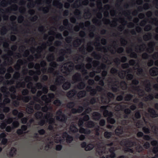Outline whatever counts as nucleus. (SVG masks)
Returning a JSON list of instances; mask_svg holds the SVG:
<instances>
[{
  "mask_svg": "<svg viewBox=\"0 0 158 158\" xmlns=\"http://www.w3.org/2000/svg\"><path fill=\"white\" fill-rule=\"evenodd\" d=\"M46 58L48 61L51 62L49 65L52 67L49 68L48 71V73H52L54 70L53 68H56L58 66V64L56 62L52 61L54 60V56L53 54L49 55Z\"/></svg>",
  "mask_w": 158,
  "mask_h": 158,
  "instance_id": "obj_1",
  "label": "nucleus"
},
{
  "mask_svg": "<svg viewBox=\"0 0 158 158\" xmlns=\"http://www.w3.org/2000/svg\"><path fill=\"white\" fill-rule=\"evenodd\" d=\"M56 114L57 115L56 116V119L57 120L65 123L67 119V116L63 113L61 109H59L57 111Z\"/></svg>",
  "mask_w": 158,
  "mask_h": 158,
  "instance_id": "obj_2",
  "label": "nucleus"
},
{
  "mask_svg": "<svg viewBox=\"0 0 158 158\" xmlns=\"http://www.w3.org/2000/svg\"><path fill=\"white\" fill-rule=\"evenodd\" d=\"M123 72L128 73L126 76V78L127 80H131L133 79L134 77L133 75L132 74L129 73L132 72L131 69H128L126 71L123 70L122 72H119L118 73V76L121 79H124L125 75V74Z\"/></svg>",
  "mask_w": 158,
  "mask_h": 158,
  "instance_id": "obj_3",
  "label": "nucleus"
},
{
  "mask_svg": "<svg viewBox=\"0 0 158 158\" xmlns=\"http://www.w3.org/2000/svg\"><path fill=\"white\" fill-rule=\"evenodd\" d=\"M34 68L35 69H36L37 70L35 71L32 70H30L28 72L29 74L31 76H32L34 75H36L37 76L40 75L41 73L40 69V64L37 63L35 64L34 66Z\"/></svg>",
  "mask_w": 158,
  "mask_h": 158,
  "instance_id": "obj_4",
  "label": "nucleus"
},
{
  "mask_svg": "<svg viewBox=\"0 0 158 158\" xmlns=\"http://www.w3.org/2000/svg\"><path fill=\"white\" fill-rule=\"evenodd\" d=\"M101 109L104 110L103 114L105 117H109L110 116H114L113 113L111 111H109L106 110L107 106H102L101 107Z\"/></svg>",
  "mask_w": 158,
  "mask_h": 158,
  "instance_id": "obj_5",
  "label": "nucleus"
},
{
  "mask_svg": "<svg viewBox=\"0 0 158 158\" xmlns=\"http://www.w3.org/2000/svg\"><path fill=\"white\" fill-rule=\"evenodd\" d=\"M114 96V94L111 92H108L107 94L106 97H102L101 98L102 101H103L105 104H107L110 101V98Z\"/></svg>",
  "mask_w": 158,
  "mask_h": 158,
  "instance_id": "obj_6",
  "label": "nucleus"
},
{
  "mask_svg": "<svg viewBox=\"0 0 158 158\" xmlns=\"http://www.w3.org/2000/svg\"><path fill=\"white\" fill-rule=\"evenodd\" d=\"M62 136L64 139L66 138V142L68 143H71L73 140V137L69 135L66 132L63 133Z\"/></svg>",
  "mask_w": 158,
  "mask_h": 158,
  "instance_id": "obj_7",
  "label": "nucleus"
},
{
  "mask_svg": "<svg viewBox=\"0 0 158 158\" xmlns=\"http://www.w3.org/2000/svg\"><path fill=\"white\" fill-rule=\"evenodd\" d=\"M84 24L86 27H89L90 25V22L89 21H86L85 23H81L79 24V26L76 25L74 27V30L76 31H78L80 29V27L84 26Z\"/></svg>",
  "mask_w": 158,
  "mask_h": 158,
  "instance_id": "obj_8",
  "label": "nucleus"
},
{
  "mask_svg": "<svg viewBox=\"0 0 158 158\" xmlns=\"http://www.w3.org/2000/svg\"><path fill=\"white\" fill-rule=\"evenodd\" d=\"M64 77L62 75H59V74H57V77L55 80V82L58 85H61L65 81Z\"/></svg>",
  "mask_w": 158,
  "mask_h": 158,
  "instance_id": "obj_9",
  "label": "nucleus"
},
{
  "mask_svg": "<svg viewBox=\"0 0 158 158\" xmlns=\"http://www.w3.org/2000/svg\"><path fill=\"white\" fill-rule=\"evenodd\" d=\"M76 69L77 70H81L82 73L84 74H87V71L85 68V64L83 63L77 65L75 66Z\"/></svg>",
  "mask_w": 158,
  "mask_h": 158,
  "instance_id": "obj_10",
  "label": "nucleus"
},
{
  "mask_svg": "<svg viewBox=\"0 0 158 158\" xmlns=\"http://www.w3.org/2000/svg\"><path fill=\"white\" fill-rule=\"evenodd\" d=\"M122 143L125 145H127L130 147H132L134 146H136L137 144L136 142L135 141H132L131 140H123L122 141Z\"/></svg>",
  "mask_w": 158,
  "mask_h": 158,
  "instance_id": "obj_11",
  "label": "nucleus"
},
{
  "mask_svg": "<svg viewBox=\"0 0 158 158\" xmlns=\"http://www.w3.org/2000/svg\"><path fill=\"white\" fill-rule=\"evenodd\" d=\"M148 111L151 117L155 118L158 117V114L156 111L153 108L150 107L148 109Z\"/></svg>",
  "mask_w": 158,
  "mask_h": 158,
  "instance_id": "obj_12",
  "label": "nucleus"
},
{
  "mask_svg": "<svg viewBox=\"0 0 158 158\" xmlns=\"http://www.w3.org/2000/svg\"><path fill=\"white\" fill-rule=\"evenodd\" d=\"M77 94V91L75 89H73L67 92V96L69 98H76V96H75Z\"/></svg>",
  "mask_w": 158,
  "mask_h": 158,
  "instance_id": "obj_13",
  "label": "nucleus"
},
{
  "mask_svg": "<svg viewBox=\"0 0 158 158\" xmlns=\"http://www.w3.org/2000/svg\"><path fill=\"white\" fill-rule=\"evenodd\" d=\"M155 44L154 42H151L148 44V48H147L146 51L149 53H152L154 50Z\"/></svg>",
  "mask_w": 158,
  "mask_h": 158,
  "instance_id": "obj_14",
  "label": "nucleus"
},
{
  "mask_svg": "<svg viewBox=\"0 0 158 158\" xmlns=\"http://www.w3.org/2000/svg\"><path fill=\"white\" fill-rule=\"evenodd\" d=\"M149 72L150 75L152 76H157L158 75V68L153 67L150 69Z\"/></svg>",
  "mask_w": 158,
  "mask_h": 158,
  "instance_id": "obj_15",
  "label": "nucleus"
},
{
  "mask_svg": "<svg viewBox=\"0 0 158 158\" xmlns=\"http://www.w3.org/2000/svg\"><path fill=\"white\" fill-rule=\"evenodd\" d=\"M72 80L74 82L81 81V75L80 73H77L74 74L72 77Z\"/></svg>",
  "mask_w": 158,
  "mask_h": 158,
  "instance_id": "obj_16",
  "label": "nucleus"
},
{
  "mask_svg": "<svg viewBox=\"0 0 158 158\" xmlns=\"http://www.w3.org/2000/svg\"><path fill=\"white\" fill-rule=\"evenodd\" d=\"M101 117V114L98 112H94L92 114V118L95 121H98Z\"/></svg>",
  "mask_w": 158,
  "mask_h": 158,
  "instance_id": "obj_17",
  "label": "nucleus"
},
{
  "mask_svg": "<svg viewBox=\"0 0 158 158\" xmlns=\"http://www.w3.org/2000/svg\"><path fill=\"white\" fill-rule=\"evenodd\" d=\"M100 62L98 61V60H94L93 61V64L94 67H96L98 66L96 71H95L96 73H99L101 72V69L98 65H99Z\"/></svg>",
  "mask_w": 158,
  "mask_h": 158,
  "instance_id": "obj_18",
  "label": "nucleus"
},
{
  "mask_svg": "<svg viewBox=\"0 0 158 158\" xmlns=\"http://www.w3.org/2000/svg\"><path fill=\"white\" fill-rule=\"evenodd\" d=\"M69 130L73 133H76L78 131V129L76 127V125L74 123H72L71 124Z\"/></svg>",
  "mask_w": 158,
  "mask_h": 158,
  "instance_id": "obj_19",
  "label": "nucleus"
},
{
  "mask_svg": "<svg viewBox=\"0 0 158 158\" xmlns=\"http://www.w3.org/2000/svg\"><path fill=\"white\" fill-rule=\"evenodd\" d=\"M31 77L29 76H27L25 79V81L26 82H29L27 85V87L28 88L30 89L32 87L33 85V83L31 82H30L31 80Z\"/></svg>",
  "mask_w": 158,
  "mask_h": 158,
  "instance_id": "obj_20",
  "label": "nucleus"
},
{
  "mask_svg": "<svg viewBox=\"0 0 158 158\" xmlns=\"http://www.w3.org/2000/svg\"><path fill=\"white\" fill-rule=\"evenodd\" d=\"M31 77L29 76H27L25 79V81L26 82H29L27 85V87L28 88L30 89L32 87L33 85V83L31 82H30L31 80Z\"/></svg>",
  "mask_w": 158,
  "mask_h": 158,
  "instance_id": "obj_21",
  "label": "nucleus"
},
{
  "mask_svg": "<svg viewBox=\"0 0 158 158\" xmlns=\"http://www.w3.org/2000/svg\"><path fill=\"white\" fill-rule=\"evenodd\" d=\"M77 96L79 99L84 97L86 95V92L85 90H83L79 91L76 94Z\"/></svg>",
  "mask_w": 158,
  "mask_h": 158,
  "instance_id": "obj_22",
  "label": "nucleus"
},
{
  "mask_svg": "<svg viewBox=\"0 0 158 158\" xmlns=\"http://www.w3.org/2000/svg\"><path fill=\"white\" fill-rule=\"evenodd\" d=\"M62 85V88L63 89L65 90H67L69 89L71 86V84L68 81H66L65 82H64Z\"/></svg>",
  "mask_w": 158,
  "mask_h": 158,
  "instance_id": "obj_23",
  "label": "nucleus"
},
{
  "mask_svg": "<svg viewBox=\"0 0 158 158\" xmlns=\"http://www.w3.org/2000/svg\"><path fill=\"white\" fill-rule=\"evenodd\" d=\"M123 132V127H118L115 131V133L116 135L119 136L122 135Z\"/></svg>",
  "mask_w": 158,
  "mask_h": 158,
  "instance_id": "obj_24",
  "label": "nucleus"
},
{
  "mask_svg": "<svg viewBox=\"0 0 158 158\" xmlns=\"http://www.w3.org/2000/svg\"><path fill=\"white\" fill-rule=\"evenodd\" d=\"M43 114L41 111H37L35 114L34 116L37 119L39 120L43 118Z\"/></svg>",
  "mask_w": 158,
  "mask_h": 158,
  "instance_id": "obj_25",
  "label": "nucleus"
},
{
  "mask_svg": "<svg viewBox=\"0 0 158 158\" xmlns=\"http://www.w3.org/2000/svg\"><path fill=\"white\" fill-rule=\"evenodd\" d=\"M85 84L84 82L81 81L78 83L76 85L77 88L80 90L83 89L85 87Z\"/></svg>",
  "mask_w": 158,
  "mask_h": 158,
  "instance_id": "obj_26",
  "label": "nucleus"
},
{
  "mask_svg": "<svg viewBox=\"0 0 158 158\" xmlns=\"http://www.w3.org/2000/svg\"><path fill=\"white\" fill-rule=\"evenodd\" d=\"M82 40L79 39L76 40L73 43V45L74 47H79L82 42Z\"/></svg>",
  "mask_w": 158,
  "mask_h": 158,
  "instance_id": "obj_27",
  "label": "nucleus"
},
{
  "mask_svg": "<svg viewBox=\"0 0 158 158\" xmlns=\"http://www.w3.org/2000/svg\"><path fill=\"white\" fill-rule=\"evenodd\" d=\"M149 4L148 3L144 4L143 7L139 6L138 7V10L139 11H142L143 9L147 10L149 8Z\"/></svg>",
  "mask_w": 158,
  "mask_h": 158,
  "instance_id": "obj_28",
  "label": "nucleus"
},
{
  "mask_svg": "<svg viewBox=\"0 0 158 158\" xmlns=\"http://www.w3.org/2000/svg\"><path fill=\"white\" fill-rule=\"evenodd\" d=\"M46 46V44L45 43H43L42 44L41 46H38L36 49V51L37 53L40 54L42 50L45 48Z\"/></svg>",
  "mask_w": 158,
  "mask_h": 158,
  "instance_id": "obj_29",
  "label": "nucleus"
},
{
  "mask_svg": "<svg viewBox=\"0 0 158 158\" xmlns=\"http://www.w3.org/2000/svg\"><path fill=\"white\" fill-rule=\"evenodd\" d=\"M132 49L131 48L129 50L127 51V52L128 53H130L131 52L130 55V56L131 58H136L137 57V55L136 53L135 52H132Z\"/></svg>",
  "mask_w": 158,
  "mask_h": 158,
  "instance_id": "obj_30",
  "label": "nucleus"
},
{
  "mask_svg": "<svg viewBox=\"0 0 158 158\" xmlns=\"http://www.w3.org/2000/svg\"><path fill=\"white\" fill-rule=\"evenodd\" d=\"M27 109L26 110L29 114H31L34 111L33 106L27 104L26 106Z\"/></svg>",
  "mask_w": 158,
  "mask_h": 158,
  "instance_id": "obj_31",
  "label": "nucleus"
},
{
  "mask_svg": "<svg viewBox=\"0 0 158 158\" xmlns=\"http://www.w3.org/2000/svg\"><path fill=\"white\" fill-rule=\"evenodd\" d=\"M97 50L102 51V50H104L105 52L107 51V49L104 46L101 47V45L100 43L98 42L97 43Z\"/></svg>",
  "mask_w": 158,
  "mask_h": 158,
  "instance_id": "obj_32",
  "label": "nucleus"
},
{
  "mask_svg": "<svg viewBox=\"0 0 158 158\" xmlns=\"http://www.w3.org/2000/svg\"><path fill=\"white\" fill-rule=\"evenodd\" d=\"M92 56H93L94 59L99 60L102 57L101 55L99 53H97L96 52H93L91 55Z\"/></svg>",
  "mask_w": 158,
  "mask_h": 158,
  "instance_id": "obj_33",
  "label": "nucleus"
},
{
  "mask_svg": "<svg viewBox=\"0 0 158 158\" xmlns=\"http://www.w3.org/2000/svg\"><path fill=\"white\" fill-rule=\"evenodd\" d=\"M22 62L23 61L22 60H18L17 61V64L15 66V69L17 70H19L20 68V64H22Z\"/></svg>",
  "mask_w": 158,
  "mask_h": 158,
  "instance_id": "obj_34",
  "label": "nucleus"
},
{
  "mask_svg": "<svg viewBox=\"0 0 158 158\" xmlns=\"http://www.w3.org/2000/svg\"><path fill=\"white\" fill-rule=\"evenodd\" d=\"M85 126L88 128H91L94 127V124L92 121H89L85 123Z\"/></svg>",
  "mask_w": 158,
  "mask_h": 158,
  "instance_id": "obj_35",
  "label": "nucleus"
},
{
  "mask_svg": "<svg viewBox=\"0 0 158 158\" xmlns=\"http://www.w3.org/2000/svg\"><path fill=\"white\" fill-rule=\"evenodd\" d=\"M113 116H110L109 117H107V122L108 123L113 124L115 123L116 121L114 118H113Z\"/></svg>",
  "mask_w": 158,
  "mask_h": 158,
  "instance_id": "obj_36",
  "label": "nucleus"
},
{
  "mask_svg": "<svg viewBox=\"0 0 158 158\" xmlns=\"http://www.w3.org/2000/svg\"><path fill=\"white\" fill-rule=\"evenodd\" d=\"M3 67H2V65H1V67L0 68V74L4 75L6 72V69L4 66L6 65V62L3 63Z\"/></svg>",
  "mask_w": 158,
  "mask_h": 158,
  "instance_id": "obj_37",
  "label": "nucleus"
},
{
  "mask_svg": "<svg viewBox=\"0 0 158 158\" xmlns=\"http://www.w3.org/2000/svg\"><path fill=\"white\" fill-rule=\"evenodd\" d=\"M23 102L25 103H28L29 101L31 99V97L30 96H25L21 99Z\"/></svg>",
  "mask_w": 158,
  "mask_h": 158,
  "instance_id": "obj_38",
  "label": "nucleus"
},
{
  "mask_svg": "<svg viewBox=\"0 0 158 158\" xmlns=\"http://www.w3.org/2000/svg\"><path fill=\"white\" fill-rule=\"evenodd\" d=\"M42 92L40 90H39L37 91L36 96L37 97L34 96L33 97L34 100L35 101H37V100H39V102H41V101L38 99V97H40L42 94Z\"/></svg>",
  "mask_w": 158,
  "mask_h": 158,
  "instance_id": "obj_39",
  "label": "nucleus"
},
{
  "mask_svg": "<svg viewBox=\"0 0 158 158\" xmlns=\"http://www.w3.org/2000/svg\"><path fill=\"white\" fill-rule=\"evenodd\" d=\"M46 118L47 115H45L44 116L43 118L40 119V120L38 123V124L41 126H43L45 123L46 122L45 119H46Z\"/></svg>",
  "mask_w": 158,
  "mask_h": 158,
  "instance_id": "obj_40",
  "label": "nucleus"
},
{
  "mask_svg": "<svg viewBox=\"0 0 158 158\" xmlns=\"http://www.w3.org/2000/svg\"><path fill=\"white\" fill-rule=\"evenodd\" d=\"M16 148L13 147L11 148V150L9 152V156L10 157H12L16 154Z\"/></svg>",
  "mask_w": 158,
  "mask_h": 158,
  "instance_id": "obj_41",
  "label": "nucleus"
},
{
  "mask_svg": "<svg viewBox=\"0 0 158 158\" xmlns=\"http://www.w3.org/2000/svg\"><path fill=\"white\" fill-rule=\"evenodd\" d=\"M133 98V95L131 94H127L124 98L125 100L127 101H131Z\"/></svg>",
  "mask_w": 158,
  "mask_h": 158,
  "instance_id": "obj_42",
  "label": "nucleus"
},
{
  "mask_svg": "<svg viewBox=\"0 0 158 158\" xmlns=\"http://www.w3.org/2000/svg\"><path fill=\"white\" fill-rule=\"evenodd\" d=\"M112 135V133L111 132L106 131L104 133L105 137L107 139H109Z\"/></svg>",
  "mask_w": 158,
  "mask_h": 158,
  "instance_id": "obj_43",
  "label": "nucleus"
},
{
  "mask_svg": "<svg viewBox=\"0 0 158 158\" xmlns=\"http://www.w3.org/2000/svg\"><path fill=\"white\" fill-rule=\"evenodd\" d=\"M94 148V146L93 144L89 143L88 145L87 144L86 147L85 148V150L86 151H89L92 150Z\"/></svg>",
  "mask_w": 158,
  "mask_h": 158,
  "instance_id": "obj_44",
  "label": "nucleus"
},
{
  "mask_svg": "<svg viewBox=\"0 0 158 158\" xmlns=\"http://www.w3.org/2000/svg\"><path fill=\"white\" fill-rule=\"evenodd\" d=\"M75 103L74 102H68L67 104V106L69 109H72L75 106Z\"/></svg>",
  "mask_w": 158,
  "mask_h": 158,
  "instance_id": "obj_45",
  "label": "nucleus"
},
{
  "mask_svg": "<svg viewBox=\"0 0 158 158\" xmlns=\"http://www.w3.org/2000/svg\"><path fill=\"white\" fill-rule=\"evenodd\" d=\"M123 107L121 103H117L115 107V109L116 111H118L122 109Z\"/></svg>",
  "mask_w": 158,
  "mask_h": 158,
  "instance_id": "obj_46",
  "label": "nucleus"
},
{
  "mask_svg": "<svg viewBox=\"0 0 158 158\" xmlns=\"http://www.w3.org/2000/svg\"><path fill=\"white\" fill-rule=\"evenodd\" d=\"M19 124L18 121H15L13 122L12 123V127L13 129L17 128L19 126Z\"/></svg>",
  "mask_w": 158,
  "mask_h": 158,
  "instance_id": "obj_47",
  "label": "nucleus"
},
{
  "mask_svg": "<svg viewBox=\"0 0 158 158\" xmlns=\"http://www.w3.org/2000/svg\"><path fill=\"white\" fill-rule=\"evenodd\" d=\"M135 149L137 152L140 153L143 151V148L140 144H139L136 147Z\"/></svg>",
  "mask_w": 158,
  "mask_h": 158,
  "instance_id": "obj_48",
  "label": "nucleus"
},
{
  "mask_svg": "<svg viewBox=\"0 0 158 158\" xmlns=\"http://www.w3.org/2000/svg\"><path fill=\"white\" fill-rule=\"evenodd\" d=\"M53 104L57 106H60L61 105L62 102L59 99H57L54 101Z\"/></svg>",
  "mask_w": 158,
  "mask_h": 158,
  "instance_id": "obj_49",
  "label": "nucleus"
},
{
  "mask_svg": "<svg viewBox=\"0 0 158 158\" xmlns=\"http://www.w3.org/2000/svg\"><path fill=\"white\" fill-rule=\"evenodd\" d=\"M143 131L146 134H148L150 133V129L146 127H143L142 128Z\"/></svg>",
  "mask_w": 158,
  "mask_h": 158,
  "instance_id": "obj_50",
  "label": "nucleus"
},
{
  "mask_svg": "<svg viewBox=\"0 0 158 158\" xmlns=\"http://www.w3.org/2000/svg\"><path fill=\"white\" fill-rule=\"evenodd\" d=\"M152 34L150 33H148L147 35H145L143 36V39L145 40H148L151 37Z\"/></svg>",
  "mask_w": 158,
  "mask_h": 158,
  "instance_id": "obj_51",
  "label": "nucleus"
},
{
  "mask_svg": "<svg viewBox=\"0 0 158 158\" xmlns=\"http://www.w3.org/2000/svg\"><path fill=\"white\" fill-rule=\"evenodd\" d=\"M121 95H118L116 99L118 101H122L123 99L124 92L123 91H121Z\"/></svg>",
  "mask_w": 158,
  "mask_h": 158,
  "instance_id": "obj_52",
  "label": "nucleus"
},
{
  "mask_svg": "<svg viewBox=\"0 0 158 158\" xmlns=\"http://www.w3.org/2000/svg\"><path fill=\"white\" fill-rule=\"evenodd\" d=\"M5 98L3 101V102L6 105L7 104L10 103V99L8 97V96L6 95H5Z\"/></svg>",
  "mask_w": 158,
  "mask_h": 158,
  "instance_id": "obj_53",
  "label": "nucleus"
},
{
  "mask_svg": "<svg viewBox=\"0 0 158 158\" xmlns=\"http://www.w3.org/2000/svg\"><path fill=\"white\" fill-rule=\"evenodd\" d=\"M63 25L66 27H69V25H72L69 23L68 19H65L63 21Z\"/></svg>",
  "mask_w": 158,
  "mask_h": 158,
  "instance_id": "obj_54",
  "label": "nucleus"
},
{
  "mask_svg": "<svg viewBox=\"0 0 158 158\" xmlns=\"http://www.w3.org/2000/svg\"><path fill=\"white\" fill-rule=\"evenodd\" d=\"M97 90L94 88H92L90 92V95L93 96H95L97 94Z\"/></svg>",
  "mask_w": 158,
  "mask_h": 158,
  "instance_id": "obj_55",
  "label": "nucleus"
},
{
  "mask_svg": "<svg viewBox=\"0 0 158 158\" xmlns=\"http://www.w3.org/2000/svg\"><path fill=\"white\" fill-rule=\"evenodd\" d=\"M145 101H148V100H152L154 98V96L152 94H150L147 97H146L145 98Z\"/></svg>",
  "mask_w": 158,
  "mask_h": 158,
  "instance_id": "obj_56",
  "label": "nucleus"
},
{
  "mask_svg": "<svg viewBox=\"0 0 158 158\" xmlns=\"http://www.w3.org/2000/svg\"><path fill=\"white\" fill-rule=\"evenodd\" d=\"M14 119H15V118H9L5 121V122L7 124V125L10 124L13 122V120Z\"/></svg>",
  "mask_w": 158,
  "mask_h": 158,
  "instance_id": "obj_57",
  "label": "nucleus"
},
{
  "mask_svg": "<svg viewBox=\"0 0 158 158\" xmlns=\"http://www.w3.org/2000/svg\"><path fill=\"white\" fill-rule=\"evenodd\" d=\"M152 89L150 87V83L148 84L145 86V90L148 92H150Z\"/></svg>",
  "mask_w": 158,
  "mask_h": 158,
  "instance_id": "obj_58",
  "label": "nucleus"
},
{
  "mask_svg": "<svg viewBox=\"0 0 158 158\" xmlns=\"http://www.w3.org/2000/svg\"><path fill=\"white\" fill-rule=\"evenodd\" d=\"M48 101H50L53 98H54L55 95L53 93H49L48 94Z\"/></svg>",
  "mask_w": 158,
  "mask_h": 158,
  "instance_id": "obj_59",
  "label": "nucleus"
},
{
  "mask_svg": "<svg viewBox=\"0 0 158 158\" xmlns=\"http://www.w3.org/2000/svg\"><path fill=\"white\" fill-rule=\"evenodd\" d=\"M28 118L27 117H23L21 119V123L22 124H25L27 123Z\"/></svg>",
  "mask_w": 158,
  "mask_h": 158,
  "instance_id": "obj_60",
  "label": "nucleus"
},
{
  "mask_svg": "<svg viewBox=\"0 0 158 158\" xmlns=\"http://www.w3.org/2000/svg\"><path fill=\"white\" fill-rule=\"evenodd\" d=\"M7 133L4 132L1 133L0 134V141H1L2 139L6 138L7 136Z\"/></svg>",
  "mask_w": 158,
  "mask_h": 158,
  "instance_id": "obj_61",
  "label": "nucleus"
},
{
  "mask_svg": "<svg viewBox=\"0 0 158 158\" xmlns=\"http://www.w3.org/2000/svg\"><path fill=\"white\" fill-rule=\"evenodd\" d=\"M39 10H42L44 13H48L49 11V8L48 7H42V10L39 9Z\"/></svg>",
  "mask_w": 158,
  "mask_h": 158,
  "instance_id": "obj_62",
  "label": "nucleus"
},
{
  "mask_svg": "<svg viewBox=\"0 0 158 158\" xmlns=\"http://www.w3.org/2000/svg\"><path fill=\"white\" fill-rule=\"evenodd\" d=\"M2 139V140L1 142V144L4 145H6L8 142L7 139L6 138Z\"/></svg>",
  "mask_w": 158,
  "mask_h": 158,
  "instance_id": "obj_63",
  "label": "nucleus"
},
{
  "mask_svg": "<svg viewBox=\"0 0 158 158\" xmlns=\"http://www.w3.org/2000/svg\"><path fill=\"white\" fill-rule=\"evenodd\" d=\"M149 56V55L147 52L143 53L142 55V58L144 59H148Z\"/></svg>",
  "mask_w": 158,
  "mask_h": 158,
  "instance_id": "obj_64",
  "label": "nucleus"
}]
</instances>
